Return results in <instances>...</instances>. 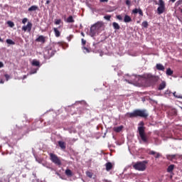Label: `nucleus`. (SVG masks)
I'll use <instances>...</instances> for the list:
<instances>
[{"instance_id":"obj_18","label":"nucleus","mask_w":182,"mask_h":182,"mask_svg":"<svg viewBox=\"0 0 182 182\" xmlns=\"http://www.w3.org/2000/svg\"><path fill=\"white\" fill-rule=\"evenodd\" d=\"M113 130L116 133H120V132H122V130H123V126L115 127L113 128Z\"/></svg>"},{"instance_id":"obj_15","label":"nucleus","mask_w":182,"mask_h":182,"mask_svg":"<svg viewBox=\"0 0 182 182\" xmlns=\"http://www.w3.org/2000/svg\"><path fill=\"white\" fill-rule=\"evenodd\" d=\"M132 14H139L141 16H143V11L141 9H134L132 10Z\"/></svg>"},{"instance_id":"obj_22","label":"nucleus","mask_w":182,"mask_h":182,"mask_svg":"<svg viewBox=\"0 0 182 182\" xmlns=\"http://www.w3.org/2000/svg\"><path fill=\"white\" fill-rule=\"evenodd\" d=\"M65 173L68 177H72L73 176V172H72L70 169H66Z\"/></svg>"},{"instance_id":"obj_1","label":"nucleus","mask_w":182,"mask_h":182,"mask_svg":"<svg viewBox=\"0 0 182 182\" xmlns=\"http://www.w3.org/2000/svg\"><path fill=\"white\" fill-rule=\"evenodd\" d=\"M127 117H143L144 119H147L149 117V113L146 109H135L133 112H128L126 114Z\"/></svg>"},{"instance_id":"obj_27","label":"nucleus","mask_w":182,"mask_h":182,"mask_svg":"<svg viewBox=\"0 0 182 182\" xmlns=\"http://www.w3.org/2000/svg\"><path fill=\"white\" fill-rule=\"evenodd\" d=\"M173 73H174V72L173 71V70H171V68H168L166 70V75L168 76H171V75H173Z\"/></svg>"},{"instance_id":"obj_48","label":"nucleus","mask_w":182,"mask_h":182,"mask_svg":"<svg viewBox=\"0 0 182 182\" xmlns=\"http://www.w3.org/2000/svg\"><path fill=\"white\" fill-rule=\"evenodd\" d=\"M0 42H4V40L0 37Z\"/></svg>"},{"instance_id":"obj_8","label":"nucleus","mask_w":182,"mask_h":182,"mask_svg":"<svg viewBox=\"0 0 182 182\" xmlns=\"http://www.w3.org/2000/svg\"><path fill=\"white\" fill-rule=\"evenodd\" d=\"M47 58H52L56 53V51L53 48H47L45 51Z\"/></svg>"},{"instance_id":"obj_9","label":"nucleus","mask_w":182,"mask_h":182,"mask_svg":"<svg viewBox=\"0 0 182 182\" xmlns=\"http://www.w3.org/2000/svg\"><path fill=\"white\" fill-rule=\"evenodd\" d=\"M32 23L28 22L26 26H23L22 27V31H23L24 32H26V31H28V32H31V31H32Z\"/></svg>"},{"instance_id":"obj_39","label":"nucleus","mask_w":182,"mask_h":182,"mask_svg":"<svg viewBox=\"0 0 182 182\" xmlns=\"http://www.w3.org/2000/svg\"><path fill=\"white\" fill-rule=\"evenodd\" d=\"M26 22H28V18H23L22 23H26Z\"/></svg>"},{"instance_id":"obj_45","label":"nucleus","mask_w":182,"mask_h":182,"mask_svg":"<svg viewBox=\"0 0 182 182\" xmlns=\"http://www.w3.org/2000/svg\"><path fill=\"white\" fill-rule=\"evenodd\" d=\"M46 4H50V1H49V0H47V1H46Z\"/></svg>"},{"instance_id":"obj_26","label":"nucleus","mask_w":182,"mask_h":182,"mask_svg":"<svg viewBox=\"0 0 182 182\" xmlns=\"http://www.w3.org/2000/svg\"><path fill=\"white\" fill-rule=\"evenodd\" d=\"M173 96L174 97H176V99H182V95L177 92H173Z\"/></svg>"},{"instance_id":"obj_29","label":"nucleus","mask_w":182,"mask_h":182,"mask_svg":"<svg viewBox=\"0 0 182 182\" xmlns=\"http://www.w3.org/2000/svg\"><path fill=\"white\" fill-rule=\"evenodd\" d=\"M6 42L8 43V45H15V41H12L11 39H7Z\"/></svg>"},{"instance_id":"obj_7","label":"nucleus","mask_w":182,"mask_h":182,"mask_svg":"<svg viewBox=\"0 0 182 182\" xmlns=\"http://www.w3.org/2000/svg\"><path fill=\"white\" fill-rule=\"evenodd\" d=\"M159 6L157 9V12L159 15H161V14H164V11H166V4H164V1L159 0Z\"/></svg>"},{"instance_id":"obj_38","label":"nucleus","mask_w":182,"mask_h":182,"mask_svg":"<svg viewBox=\"0 0 182 182\" xmlns=\"http://www.w3.org/2000/svg\"><path fill=\"white\" fill-rule=\"evenodd\" d=\"M125 4H126V5H127L128 6H130V4H131L130 0H126Z\"/></svg>"},{"instance_id":"obj_32","label":"nucleus","mask_w":182,"mask_h":182,"mask_svg":"<svg viewBox=\"0 0 182 182\" xmlns=\"http://www.w3.org/2000/svg\"><path fill=\"white\" fill-rule=\"evenodd\" d=\"M143 28H149V23L147 21H144L142 23Z\"/></svg>"},{"instance_id":"obj_49","label":"nucleus","mask_w":182,"mask_h":182,"mask_svg":"<svg viewBox=\"0 0 182 182\" xmlns=\"http://www.w3.org/2000/svg\"><path fill=\"white\" fill-rule=\"evenodd\" d=\"M0 83H4V82L2 80L0 81Z\"/></svg>"},{"instance_id":"obj_33","label":"nucleus","mask_w":182,"mask_h":182,"mask_svg":"<svg viewBox=\"0 0 182 182\" xmlns=\"http://www.w3.org/2000/svg\"><path fill=\"white\" fill-rule=\"evenodd\" d=\"M86 174L87 177H90V178H92V177H93V174L92 173V172L87 171Z\"/></svg>"},{"instance_id":"obj_20","label":"nucleus","mask_w":182,"mask_h":182,"mask_svg":"<svg viewBox=\"0 0 182 182\" xmlns=\"http://www.w3.org/2000/svg\"><path fill=\"white\" fill-rule=\"evenodd\" d=\"M124 22H125L126 23L132 22V17H130L129 15H125L124 18Z\"/></svg>"},{"instance_id":"obj_19","label":"nucleus","mask_w":182,"mask_h":182,"mask_svg":"<svg viewBox=\"0 0 182 182\" xmlns=\"http://www.w3.org/2000/svg\"><path fill=\"white\" fill-rule=\"evenodd\" d=\"M166 82L165 81H162L161 83L159 85L158 90H163L164 89L166 88Z\"/></svg>"},{"instance_id":"obj_25","label":"nucleus","mask_w":182,"mask_h":182,"mask_svg":"<svg viewBox=\"0 0 182 182\" xmlns=\"http://www.w3.org/2000/svg\"><path fill=\"white\" fill-rule=\"evenodd\" d=\"M112 26H113L114 29H116V30L120 29V26L117 22H113Z\"/></svg>"},{"instance_id":"obj_41","label":"nucleus","mask_w":182,"mask_h":182,"mask_svg":"<svg viewBox=\"0 0 182 182\" xmlns=\"http://www.w3.org/2000/svg\"><path fill=\"white\" fill-rule=\"evenodd\" d=\"M4 77H6V80H9L10 76H9V75H8V74H5V75H4Z\"/></svg>"},{"instance_id":"obj_5","label":"nucleus","mask_w":182,"mask_h":182,"mask_svg":"<svg viewBox=\"0 0 182 182\" xmlns=\"http://www.w3.org/2000/svg\"><path fill=\"white\" fill-rule=\"evenodd\" d=\"M147 163H149L147 161H137L132 165V167L138 171H144L147 168Z\"/></svg>"},{"instance_id":"obj_12","label":"nucleus","mask_w":182,"mask_h":182,"mask_svg":"<svg viewBox=\"0 0 182 182\" xmlns=\"http://www.w3.org/2000/svg\"><path fill=\"white\" fill-rule=\"evenodd\" d=\"M36 42H41V43H45V42H46V38L43 36H39L38 38L36 39Z\"/></svg>"},{"instance_id":"obj_28","label":"nucleus","mask_w":182,"mask_h":182,"mask_svg":"<svg viewBox=\"0 0 182 182\" xmlns=\"http://www.w3.org/2000/svg\"><path fill=\"white\" fill-rule=\"evenodd\" d=\"M173 170H174V165L171 164L169 166H168V168H167L168 173H171V171H173Z\"/></svg>"},{"instance_id":"obj_34","label":"nucleus","mask_w":182,"mask_h":182,"mask_svg":"<svg viewBox=\"0 0 182 182\" xmlns=\"http://www.w3.org/2000/svg\"><path fill=\"white\" fill-rule=\"evenodd\" d=\"M60 22H62L61 19H57L55 21V25H60Z\"/></svg>"},{"instance_id":"obj_6","label":"nucleus","mask_w":182,"mask_h":182,"mask_svg":"<svg viewBox=\"0 0 182 182\" xmlns=\"http://www.w3.org/2000/svg\"><path fill=\"white\" fill-rule=\"evenodd\" d=\"M50 160L55 164V166H58V167H60L62 166V161H60V158L58 156V155L53 154V153H50Z\"/></svg>"},{"instance_id":"obj_44","label":"nucleus","mask_w":182,"mask_h":182,"mask_svg":"<svg viewBox=\"0 0 182 182\" xmlns=\"http://www.w3.org/2000/svg\"><path fill=\"white\" fill-rule=\"evenodd\" d=\"M0 68H4V63L2 62H0Z\"/></svg>"},{"instance_id":"obj_50","label":"nucleus","mask_w":182,"mask_h":182,"mask_svg":"<svg viewBox=\"0 0 182 182\" xmlns=\"http://www.w3.org/2000/svg\"><path fill=\"white\" fill-rule=\"evenodd\" d=\"M181 14H182V9H181Z\"/></svg>"},{"instance_id":"obj_42","label":"nucleus","mask_w":182,"mask_h":182,"mask_svg":"<svg viewBox=\"0 0 182 182\" xmlns=\"http://www.w3.org/2000/svg\"><path fill=\"white\" fill-rule=\"evenodd\" d=\"M68 42H70V41L72 40V36H70L69 37L67 38Z\"/></svg>"},{"instance_id":"obj_14","label":"nucleus","mask_w":182,"mask_h":182,"mask_svg":"<svg viewBox=\"0 0 182 182\" xmlns=\"http://www.w3.org/2000/svg\"><path fill=\"white\" fill-rule=\"evenodd\" d=\"M156 68L157 70H161L162 72H164V70H166V68H164V65L160 63H157L156 65Z\"/></svg>"},{"instance_id":"obj_13","label":"nucleus","mask_w":182,"mask_h":182,"mask_svg":"<svg viewBox=\"0 0 182 182\" xmlns=\"http://www.w3.org/2000/svg\"><path fill=\"white\" fill-rule=\"evenodd\" d=\"M58 146L60 147L61 150H65L66 149V143L63 141H58Z\"/></svg>"},{"instance_id":"obj_21","label":"nucleus","mask_w":182,"mask_h":182,"mask_svg":"<svg viewBox=\"0 0 182 182\" xmlns=\"http://www.w3.org/2000/svg\"><path fill=\"white\" fill-rule=\"evenodd\" d=\"M31 65L32 66L41 67V63L36 60H33Z\"/></svg>"},{"instance_id":"obj_24","label":"nucleus","mask_w":182,"mask_h":182,"mask_svg":"<svg viewBox=\"0 0 182 182\" xmlns=\"http://www.w3.org/2000/svg\"><path fill=\"white\" fill-rule=\"evenodd\" d=\"M38 9V6H31L30 8H28V12H32L33 11H36Z\"/></svg>"},{"instance_id":"obj_43","label":"nucleus","mask_w":182,"mask_h":182,"mask_svg":"<svg viewBox=\"0 0 182 182\" xmlns=\"http://www.w3.org/2000/svg\"><path fill=\"white\" fill-rule=\"evenodd\" d=\"M100 2H109V0H100Z\"/></svg>"},{"instance_id":"obj_3","label":"nucleus","mask_w":182,"mask_h":182,"mask_svg":"<svg viewBox=\"0 0 182 182\" xmlns=\"http://www.w3.org/2000/svg\"><path fill=\"white\" fill-rule=\"evenodd\" d=\"M139 127H138V132L141 140H142L144 143H149V138L147 137V134H146V127H144V122H139Z\"/></svg>"},{"instance_id":"obj_47","label":"nucleus","mask_w":182,"mask_h":182,"mask_svg":"<svg viewBox=\"0 0 182 182\" xmlns=\"http://www.w3.org/2000/svg\"><path fill=\"white\" fill-rule=\"evenodd\" d=\"M81 35H82V36L85 37V33L82 32Z\"/></svg>"},{"instance_id":"obj_23","label":"nucleus","mask_w":182,"mask_h":182,"mask_svg":"<svg viewBox=\"0 0 182 182\" xmlns=\"http://www.w3.org/2000/svg\"><path fill=\"white\" fill-rule=\"evenodd\" d=\"M53 31H54L55 36H56V38H59V36H60V31H59V30H58L57 28H54Z\"/></svg>"},{"instance_id":"obj_11","label":"nucleus","mask_w":182,"mask_h":182,"mask_svg":"<svg viewBox=\"0 0 182 182\" xmlns=\"http://www.w3.org/2000/svg\"><path fill=\"white\" fill-rule=\"evenodd\" d=\"M148 154L151 156H155V159H160V157H161V154L160 153H156L154 151H149Z\"/></svg>"},{"instance_id":"obj_46","label":"nucleus","mask_w":182,"mask_h":182,"mask_svg":"<svg viewBox=\"0 0 182 182\" xmlns=\"http://www.w3.org/2000/svg\"><path fill=\"white\" fill-rule=\"evenodd\" d=\"M176 0H170V2L174 3V2H176Z\"/></svg>"},{"instance_id":"obj_17","label":"nucleus","mask_w":182,"mask_h":182,"mask_svg":"<svg viewBox=\"0 0 182 182\" xmlns=\"http://www.w3.org/2000/svg\"><path fill=\"white\" fill-rule=\"evenodd\" d=\"M66 22L68 23H75V19L73 18V16H69L67 18Z\"/></svg>"},{"instance_id":"obj_31","label":"nucleus","mask_w":182,"mask_h":182,"mask_svg":"<svg viewBox=\"0 0 182 182\" xmlns=\"http://www.w3.org/2000/svg\"><path fill=\"white\" fill-rule=\"evenodd\" d=\"M82 50L84 52V53H90V50H89V48H86V47H82Z\"/></svg>"},{"instance_id":"obj_40","label":"nucleus","mask_w":182,"mask_h":182,"mask_svg":"<svg viewBox=\"0 0 182 182\" xmlns=\"http://www.w3.org/2000/svg\"><path fill=\"white\" fill-rule=\"evenodd\" d=\"M82 45H83V46H85V45H86V40L82 38Z\"/></svg>"},{"instance_id":"obj_4","label":"nucleus","mask_w":182,"mask_h":182,"mask_svg":"<svg viewBox=\"0 0 182 182\" xmlns=\"http://www.w3.org/2000/svg\"><path fill=\"white\" fill-rule=\"evenodd\" d=\"M102 28H103V22L98 21L92 25L90 30V35L93 38V36H96V34L100 32Z\"/></svg>"},{"instance_id":"obj_2","label":"nucleus","mask_w":182,"mask_h":182,"mask_svg":"<svg viewBox=\"0 0 182 182\" xmlns=\"http://www.w3.org/2000/svg\"><path fill=\"white\" fill-rule=\"evenodd\" d=\"M145 85L148 87L154 86L156 83L159 82L160 77L157 75H153L151 74H146L144 75Z\"/></svg>"},{"instance_id":"obj_10","label":"nucleus","mask_w":182,"mask_h":182,"mask_svg":"<svg viewBox=\"0 0 182 182\" xmlns=\"http://www.w3.org/2000/svg\"><path fill=\"white\" fill-rule=\"evenodd\" d=\"M166 159L171 161H173V160H177V159H180V155H178V154L172 155L168 154L166 155Z\"/></svg>"},{"instance_id":"obj_30","label":"nucleus","mask_w":182,"mask_h":182,"mask_svg":"<svg viewBox=\"0 0 182 182\" xmlns=\"http://www.w3.org/2000/svg\"><path fill=\"white\" fill-rule=\"evenodd\" d=\"M7 24L9 25V26H10V28H14V26H15V23H14V22L11 21H7Z\"/></svg>"},{"instance_id":"obj_16","label":"nucleus","mask_w":182,"mask_h":182,"mask_svg":"<svg viewBox=\"0 0 182 182\" xmlns=\"http://www.w3.org/2000/svg\"><path fill=\"white\" fill-rule=\"evenodd\" d=\"M105 167L107 171H110V170L113 168V164H112L111 162H107V164H105Z\"/></svg>"},{"instance_id":"obj_35","label":"nucleus","mask_w":182,"mask_h":182,"mask_svg":"<svg viewBox=\"0 0 182 182\" xmlns=\"http://www.w3.org/2000/svg\"><path fill=\"white\" fill-rule=\"evenodd\" d=\"M182 4V0H178V1L176 2V6H180Z\"/></svg>"},{"instance_id":"obj_37","label":"nucleus","mask_w":182,"mask_h":182,"mask_svg":"<svg viewBox=\"0 0 182 182\" xmlns=\"http://www.w3.org/2000/svg\"><path fill=\"white\" fill-rule=\"evenodd\" d=\"M117 19H119V21H122L123 20V17H122L120 15H117L116 16Z\"/></svg>"},{"instance_id":"obj_36","label":"nucleus","mask_w":182,"mask_h":182,"mask_svg":"<svg viewBox=\"0 0 182 182\" xmlns=\"http://www.w3.org/2000/svg\"><path fill=\"white\" fill-rule=\"evenodd\" d=\"M110 18H112V16H110V15L104 16V18H105L107 21H110Z\"/></svg>"}]
</instances>
